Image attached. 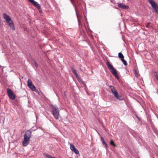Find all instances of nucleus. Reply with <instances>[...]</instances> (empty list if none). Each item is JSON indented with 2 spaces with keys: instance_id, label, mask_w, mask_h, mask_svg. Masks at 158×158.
Returning a JSON list of instances; mask_svg holds the SVG:
<instances>
[{
  "instance_id": "20",
  "label": "nucleus",
  "mask_w": 158,
  "mask_h": 158,
  "mask_svg": "<svg viewBox=\"0 0 158 158\" xmlns=\"http://www.w3.org/2000/svg\"><path fill=\"white\" fill-rule=\"evenodd\" d=\"M134 73L135 74V77H139V73H138L137 70H134Z\"/></svg>"
},
{
  "instance_id": "13",
  "label": "nucleus",
  "mask_w": 158,
  "mask_h": 158,
  "mask_svg": "<svg viewBox=\"0 0 158 158\" xmlns=\"http://www.w3.org/2000/svg\"><path fill=\"white\" fill-rule=\"evenodd\" d=\"M74 0H70V1L71 2V3L73 5V6L74 7V8H75V11H76V14H77V19H78V24H79V25L80 26V24H81V23H80V20L79 19H78V16H77V10H76V6L74 4V3L73 2V1H74Z\"/></svg>"
},
{
  "instance_id": "10",
  "label": "nucleus",
  "mask_w": 158,
  "mask_h": 158,
  "mask_svg": "<svg viewBox=\"0 0 158 158\" xmlns=\"http://www.w3.org/2000/svg\"><path fill=\"white\" fill-rule=\"evenodd\" d=\"M114 95L117 99L119 100L122 101L123 100V98L122 96L119 94L118 92Z\"/></svg>"
},
{
  "instance_id": "23",
  "label": "nucleus",
  "mask_w": 158,
  "mask_h": 158,
  "mask_svg": "<svg viewBox=\"0 0 158 158\" xmlns=\"http://www.w3.org/2000/svg\"><path fill=\"white\" fill-rule=\"evenodd\" d=\"M37 9L38 10L39 12L40 13H42V8L41 7V6L40 7H39Z\"/></svg>"
},
{
  "instance_id": "29",
  "label": "nucleus",
  "mask_w": 158,
  "mask_h": 158,
  "mask_svg": "<svg viewBox=\"0 0 158 158\" xmlns=\"http://www.w3.org/2000/svg\"><path fill=\"white\" fill-rule=\"evenodd\" d=\"M136 117H137L138 118V117H137V115H136Z\"/></svg>"
},
{
  "instance_id": "16",
  "label": "nucleus",
  "mask_w": 158,
  "mask_h": 158,
  "mask_svg": "<svg viewBox=\"0 0 158 158\" xmlns=\"http://www.w3.org/2000/svg\"><path fill=\"white\" fill-rule=\"evenodd\" d=\"M72 70L73 73L75 75L76 77H78V75L77 73V71L76 70V69L74 68H72Z\"/></svg>"
},
{
  "instance_id": "12",
  "label": "nucleus",
  "mask_w": 158,
  "mask_h": 158,
  "mask_svg": "<svg viewBox=\"0 0 158 158\" xmlns=\"http://www.w3.org/2000/svg\"><path fill=\"white\" fill-rule=\"evenodd\" d=\"M152 6L155 12L158 14V6L156 3L155 2Z\"/></svg>"
},
{
  "instance_id": "6",
  "label": "nucleus",
  "mask_w": 158,
  "mask_h": 158,
  "mask_svg": "<svg viewBox=\"0 0 158 158\" xmlns=\"http://www.w3.org/2000/svg\"><path fill=\"white\" fill-rule=\"evenodd\" d=\"M110 72L114 75L115 77L118 80L119 78L118 75L117 74V71L114 68L110 70Z\"/></svg>"
},
{
  "instance_id": "2",
  "label": "nucleus",
  "mask_w": 158,
  "mask_h": 158,
  "mask_svg": "<svg viewBox=\"0 0 158 158\" xmlns=\"http://www.w3.org/2000/svg\"><path fill=\"white\" fill-rule=\"evenodd\" d=\"M3 18L6 20V22L10 28L13 31L15 30L14 24L11 18L5 13H3Z\"/></svg>"
},
{
  "instance_id": "31",
  "label": "nucleus",
  "mask_w": 158,
  "mask_h": 158,
  "mask_svg": "<svg viewBox=\"0 0 158 158\" xmlns=\"http://www.w3.org/2000/svg\"><path fill=\"white\" fill-rule=\"evenodd\" d=\"M49 120L50 121H51V120Z\"/></svg>"
},
{
  "instance_id": "27",
  "label": "nucleus",
  "mask_w": 158,
  "mask_h": 158,
  "mask_svg": "<svg viewBox=\"0 0 158 158\" xmlns=\"http://www.w3.org/2000/svg\"><path fill=\"white\" fill-rule=\"evenodd\" d=\"M35 66L36 67H37L38 66V65H37V64L36 62L35 63Z\"/></svg>"
},
{
  "instance_id": "17",
  "label": "nucleus",
  "mask_w": 158,
  "mask_h": 158,
  "mask_svg": "<svg viewBox=\"0 0 158 158\" xmlns=\"http://www.w3.org/2000/svg\"><path fill=\"white\" fill-rule=\"evenodd\" d=\"M118 57L121 59V60L124 58V56L121 52H119L118 54Z\"/></svg>"
},
{
  "instance_id": "28",
  "label": "nucleus",
  "mask_w": 158,
  "mask_h": 158,
  "mask_svg": "<svg viewBox=\"0 0 158 158\" xmlns=\"http://www.w3.org/2000/svg\"><path fill=\"white\" fill-rule=\"evenodd\" d=\"M155 130V132H157V130L156 131V129Z\"/></svg>"
},
{
  "instance_id": "3",
  "label": "nucleus",
  "mask_w": 158,
  "mask_h": 158,
  "mask_svg": "<svg viewBox=\"0 0 158 158\" xmlns=\"http://www.w3.org/2000/svg\"><path fill=\"white\" fill-rule=\"evenodd\" d=\"M51 108L54 117L56 120H58L60 117V111L56 105H51Z\"/></svg>"
},
{
  "instance_id": "18",
  "label": "nucleus",
  "mask_w": 158,
  "mask_h": 158,
  "mask_svg": "<svg viewBox=\"0 0 158 158\" xmlns=\"http://www.w3.org/2000/svg\"><path fill=\"white\" fill-rule=\"evenodd\" d=\"M44 155H45L47 158H56L55 157H52V156L49 155L48 154L46 153H44Z\"/></svg>"
},
{
  "instance_id": "15",
  "label": "nucleus",
  "mask_w": 158,
  "mask_h": 158,
  "mask_svg": "<svg viewBox=\"0 0 158 158\" xmlns=\"http://www.w3.org/2000/svg\"><path fill=\"white\" fill-rule=\"evenodd\" d=\"M100 139L101 141L102 142L103 145H105V147L106 148H107L108 146L107 145L105 141V140L102 137H101Z\"/></svg>"
},
{
  "instance_id": "9",
  "label": "nucleus",
  "mask_w": 158,
  "mask_h": 158,
  "mask_svg": "<svg viewBox=\"0 0 158 158\" xmlns=\"http://www.w3.org/2000/svg\"><path fill=\"white\" fill-rule=\"evenodd\" d=\"M70 149L76 154H79V152L75 148L74 145L72 144H70Z\"/></svg>"
},
{
  "instance_id": "14",
  "label": "nucleus",
  "mask_w": 158,
  "mask_h": 158,
  "mask_svg": "<svg viewBox=\"0 0 158 158\" xmlns=\"http://www.w3.org/2000/svg\"><path fill=\"white\" fill-rule=\"evenodd\" d=\"M106 64L110 70L114 68L113 66L108 61L106 63Z\"/></svg>"
},
{
  "instance_id": "19",
  "label": "nucleus",
  "mask_w": 158,
  "mask_h": 158,
  "mask_svg": "<svg viewBox=\"0 0 158 158\" xmlns=\"http://www.w3.org/2000/svg\"><path fill=\"white\" fill-rule=\"evenodd\" d=\"M148 1L151 5L152 6L155 3L153 0H148Z\"/></svg>"
},
{
  "instance_id": "1",
  "label": "nucleus",
  "mask_w": 158,
  "mask_h": 158,
  "mask_svg": "<svg viewBox=\"0 0 158 158\" xmlns=\"http://www.w3.org/2000/svg\"><path fill=\"white\" fill-rule=\"evenodd\" d=\"M34 127H32L31 130H27L25 131L24 135V139L23 142V146H26L29 143V140L31 135V132L33 131H35L36 130V128L33 129Z\"/></svg>"
},
{
  "instance_id": "30",
  "label": "nucleus",
  "mask_w": 158,
  "mask_h": 158,
  "mask_svg": "<svg viewBox=\"0 0 158 158\" xmlns=\"http://www.w3.org/2000/svg\"><path fill=\"white\" fill-rule=\"evenodd\" d=\"M86 23H88V22H87L86 20Z\"/></svg>"
},
{
  "instance_id": "21",
  "label": "nucleus",
  "mask_w": 158,
  "mask_h": 158,
  "mask_svg": "<svg viewBox=\"0 0 158 158\" xmlns=\"http://www.w3.org/2000/svg\"><path fill=\"white\" fill-rule=\"evenodd\" d=\"M121 60L123 62V64L125 66H126L127 64V61L124 59V58Z\"/></svg>"
},
{
  "instance_id": "5",
  "label": "nucleus",
  "mask_w": 158,
  "mask_h": 158,
  "mask_svg": "<svg viewBox=\"0 0 158 158\" xmlns=\"http://www.w3.org/2000/svg\"><path fill=\"white\" fill-rule=\"evenodd\" d=\"M27 85L28 87L34 91H35L36 89L35 87L32 84V82L28 79L27 81Z\"/></svg>"
},
{
  "instance_id": "26",
  "label": "nucleus",
  "mask_w": 158,
  "mask_h": 158,
  "mask_svg": "<svg viewBox=\"0 0 158 158\" xmlns=\"http://www.w3.org/2000/svg\"><path fill=\"white\" fill-rule=\"evenodd\" d=\"M155 76L156 77V79L158 81V76H157V74H156V75H155Z\"/></svg>"
},
{
  "instance_id": "22",
  "label": "nucleus",
  "mask_w": 158,
  "mask_h": 158,
  "mask_svg": "<svg viewBox=\"0 0 158 158\" xmlns=\"http://www.w3.org/2000/svg\"><path fill=\"white\" fill-rule=\"evenodd\" d=\"M110 144L114 147L116 146V145L114 143V141L112 139L110 140Z\"/></svg>"
},
{
  "instance_id": "24",
  "label": "nucleus",
  "mask_w": 158,
  "mask_h": 158,
  "mask_svg": "<svg viewBox=\"0 0 158 158\" xmlns=\"http://www.w3.org/2000/svg\"><path fill=\"white\" fill-rule=\"evenodd\" d=\"M76 77L77 78L78 81L79 82H81V79L79 77V76H78V77Z\"/></svg>"
},
{
  "instance_id": "8",
  "label": "nucleus",
  "mask_w": 158,
  "mask_h": 158,
  "mask_svg": "<svg viewBox=\"0 0 158 158\" xmlns=\"http://www.w3.org/2000/svg\"><path fill=\"white\" fill-rule=\"evenodd\" d=\"M31 4L34 6H36L37 8L41 6L37 2H35L34 0H28Z\"/></svg>"
},
{
  "instance_id": "25",
  "label": "nucleus",
  "mask_w": 158,
  "mask_h": 158,
  "mask_svg": "<svg viewBox=\"0 0 158 158\" xmlns=\"http://www.w3.org/2000/svg\"><path fill=\"white\" fill-rule=\"evenodd\" d=\"M151 24V23L150 22H149V23H148L147 25H146V27H147V28H149L150 27L149 26V25H150V24Z\"/></svg>"
},
{
  "instance_id": "7",
  "label": "nucleus",
  "mask_w": 158,
  "mask_h": 158,
  "mask_svg": "<svg viewBox=\"0 0 158 158\" xmlns=\"http://www.w3.org/2000/svg\"><path fill=\"white\" fill-rule=\"evenodd\" d=\"M118 7H119L122 9L127 10L129 8V6H128L123 4L122 3H118Z\"/></svg>"
},
{
  "instance_id": "11",
  "label": "nucleus",
  "mask_w": 158,
  "mask_h": 158,
  "mask_svg": "<svg viewBox=\"0 0 158 158\" xmlns=\"http://www.w3.org/2000/svg\"><path fill=\"white\" fill-rule=\"evenodd\" d=\"M110 89L111 91L112 94L114 95L116 93H117V91L116 89H115L114 87L112 85H111L110 86Z\"/></svg>"
},
{
  "instance_id": "4",
  "label": "nucleus",
  "mask_w": 158,
  "mask_h": 158,
  "mask_svg": "<svg viewBox=\"0 0 158 158\" xmlns=\"http://www.w3.org/2000/svg\"><path fill=\"white\" fill-rule=\"evenodd\" d=\"M8 95L10 98L14 100L15 98V95L14 94L12 91L9 89H7Z\"/></svg>"
}]
</instances>
